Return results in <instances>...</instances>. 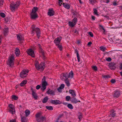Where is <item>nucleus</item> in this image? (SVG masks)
Here are the masks:
<instances>
[{
  "label": "nucleus",
  "instance_id": "nucleus-41",
  "mask_svg": "<svg viewBox=\"0 0 122 122\" xmlns=\"http://www.w3.org/2000/svg\"><path fill=\"white\" fill-rule=\"evenodd\" d=\"M56 46H57V47L60 51H61L62 50V47L61 45L58 44V45H56Z\"/></svg>",
  "mask_w": 122,
  "mask_h": 122
},
{
  "label": "nucleus",
  "instance_id": "nucleus-36",
  "mask_svg": "<svg viewBox=\"0 0 122 122\" xmlns=\"http://www.w3.org/2000/svg\"><path fill=\"white\" fill-rule=\"evenodd\" d=\"M67 107L69 109H72L73 108V107L72 105L71 104H68L67 105Z\"/></svg>",
  "mask_w": 122,
  "mask_h": 122
},
{
  "label": "nucleus",
  "instance_id": "nucleus-57",
  "mask_svg": "<svg viewBox=\"0 0 122 122\" xmlns=\"http://www.w3.org/2000/svg\"><path fill=\"white\" fill-rule=\"evenodd\" d=\"M62 89L60 88L59 87L57 89V90L59 92H61L62 91H61V90Z\"/></svg>",
  "mask_w": 122,
  "mask_h": 122
},
{
  "label": "nucleus",
  "instance_id": "nucleus-11",
  "mask_svg": "<svg viewBox=\"0 0 122 122\" xmlns=\"http://www.w3.org/2000/svg\"><path fill=\"white\" fill-rule=\"evenodd\" d=\"M55 13V11L53 10L52 8L49 9L48 11V12L47 14L48 15L50 16H52L54 15Z\"/></svg>",
  "mask_w": 122,
  "mask_h": 122
},
{
  "label": "nucleus",
  "instance_id": "nucleus-40",
  "mask_svg": "<svg viewBox=\"0 0 122 122\" xmlns=\"http://www.w3.org/2000/svg\"><path fill=\"white\" fill-rule=\"evenodd\" d=\"M90 2V3L92 5H94L97 2L96 0H92Z\"/></svg>",
  "mask_w": 122,
  "mask_h": 122
},
{
  "label": "nucleus",
  "instance_id": "nucleus-33",
  "mask_svg": "<svg viewBox=\"0 0 122 122\" xmlns=\"http://www.w3.org/2000/svg\"><path fill=\"white\" fill-rule=\"evenodd\" d=\"M46 107L47 109L49 110H52L53 109V107L52 106H46Z\"/></svg>",
  "mask_w": 122,
  "mask_h": 122
},
{
  "label": "nucleus",
  "instance_id": "nucleus-35",
  "mask_svg": "<svg viewBox=\"0 0 122 122\" xmlns=\"http://www.w3.org/2000/svg\"><path fill=\"white\" fill-rule=\"evenodd\" d=\"M69 25L72 27H73L75 25L72 22L70 21L69 22Z\"/></svg>",
  "mask_w": 122,
  "mask_h": 122
},
{
  "label": "nucleus",
  "instance_id": "nucleus-64",
  "mask_svg": "<svg viewBox=\"0 0 122 122\" xmlns=\"http://www.w3.org/2000/svg\"><path fill=\"white\" fill-rule=\"evenodd\" d=\"M63 114H60L58 116H59V119H60L61 117H62L63 116Z\"/></svg>",
  "mask_w": 122,
  "mask_h": 122
},
{
  "label": "nucleus",
  "instance_id": "nucleus-32",
  "mask_svg": "<svg viewBox=\"0 0 122 122\" xmlns=\"http://www.w3.org/2000/svg\"><path fill=\"white\" fill-rule=\"evenodd\" d=\"M100 49L103 52H104L106 50V48L103 46H101L100 47Z\"/></svg>",
  "mask_w": 122,
  "mask_h": 122
},
{
  "label": "nucleus",
  "instance_id": "nucleus-53",
  "mask_svg": "<svg viewBox=\"0 0 122 122\" xmlns=\"http://www.w3.org/2000/svg\"><path fill=\"white\" fill-rule=\"evenodd\" d=\"M30 90L31 91L32 93L33 92H36V89H33L32 87H30Z\"/></svg>",
  "mask_w": 122,
  "mask_h": 122
},
{
  "label": "nucleus",
  "instance_id": "nucleus-39",
  "mask_svg": "<svg viewBox=\"0 0 122 122\" xmlns=\"http://www.w3.org/2000/svg\"><path fill=\"white\" fill-rule=\"evenodd\" d=\"M77 22V19L75 17L73 19L72 22L75 25H76Z\"/></svg>",
  "mask_w": 122,
  "mask_h": 122
},
{
  "label": "nucleus",
  "instance_id": "nucleus-47",
  "mask_svg": "<svg viewBox=\"0 0 122 122\" xmlns=\"http://www.w3.org/2000/svg\"><path fill=\"white\" fill-rule=\"evenodd\" d=\"M71 97L70 96H67L66 97V100L67 101H69Z\"/></svg>",
  "mask_w": 122,
  "mask_h": 122
},
{
  "label": "nucleus",
  "instance_id": "nucleus-16",
  "mask_svg": "<svg viewBox=\"0 0 122 122\" xmlns=\"http://www.w3.org/2000/svg\"><path fill=\"white\" fill-rule=\"evenodd\" d=\"M110 112L111 114L109 115V117H113L116 116V113L115 111L114 110H112L110 111Z\"/></svg>",
  "mask_w": 122,
  "mask_h": 122
},
{
  "label": "nucleus",
  "instance_id": "nucleus-62",
  "mask_svg": "<svg viewBox=\"0 0 122 122\" xmlns=\"http://www.w3.org/2000/svg\"><path fill=\"white\" fill-rule=\"evenodd\" d=\"M37 46L39 47L40 48V51L41 50V49H41V45H40L39 44H37Z\"/></svg>",
  "mask_w": 122,
  "mask_h": 122
},
{
  "label": "nucleus",
  "instance_id": "nucleus-6",
  "mask_svg": "<svg viewBox=\"0 0 122 122\" xmlns=\"http://www.w3.org/2000/svg\"><path fill=\"white\" fill-rule=\"evenodd\" d=\"M28 72L29 71L28 70H24L20 73V76L22 78L25 77L27 76Z\"/></svg>",
  "mask_w": 122,
  "mask_h": 122
},
{
  "label": "nucleus",
  "instance_id": "nucleus-46",
  "mask_svg": "<svg viewBox=\"0 0 122 122\" xmlns=\"http://www.w3.org/2000/svg\"><path fill=\"white\" fill-rule=\"evenodd\" d=\"M0 16L2 18H4L5 17V14L3 13H1L0 14Z\"/></svg>",
  "mask_w": 122,
  "mask_h": 122
},
{
  "label": "nucleus",
  "instance_id": "nucleus-17",
  "mask_svg": "<svg viewBox=\"0 0 122 122\" xmlns=\"http://www.w3.org/2000/svg\"><path fill=\"white\" fill-rule=\"evenodd\" d=\"M8 29L7 28H5L3 30V34L4 36H6L8 34Z\"/></svg>",
  "mask_w": 122,
  "mask_h": 122
},
{
  "label": "nucleus",
  "instance_id": "nucleus-5",
  "mask_svg": "<svg viewBox=\"0 0 122 122\" xmlns=\"http://www.w3.org/2000/svg\"><path fill=\"white\" fill-rule=\"evenodd\" d=\"M35 66L38 70H39L40 69L42 70L44 69L45 64L43 62H41L39 64V63L37 62L35 64Z\"/></svg>",
  "mask_w": 122,
  "mask_h": 122
},
{
  "label": "nucleus",
  "instance_id": "nucleus-21",
  "mask_svg": "<svg viewBox=\"0 0 122 122\" xmlns=\"http://www.w3.org/2000/svg\"><path fill=\"white\" fill-rule=\"evenodd\" d=\"M75 53H76V54L77 57V59L78 61L79 62L80 61V57L79 56L78 52L77 50L76 49L75 50Z\"/></svg>",
  "mask_w": 122,
  "mask_h": 122
},
{
  "label": "nucleus",
  "instance_id": "nucleus-26",
  "mask_svg": "<svg viewBox=\"0 0 122 122\" xmlns=\"http://www.w3.org/2000/svg\"><path fill=\"white\" fill-rule=\"evenodd\" d=\"M32 93V95L33 98L37 100V99L38 96L36 92H33Z\"/></svg>",
  "mask_w": 122,
  "mask_h": 122
},
{
  "label": "nucleus",
  "instance_id": "nucleus-52",
  "mask_svg": "<svg viewBox=\"0 0 122 122\" xmlns=\"http://www.w3.org/2000/svg\"><path fill=\"white\" fill-rule=\"evenodd\" d=\"M64 76H63L62 75V74L61 75V77H60L62 81H64V80H65V78H64Z\"/></svg>",
  "mask_w": 122,
  "mask_h": 122
},
{
  "label": "nucleus",
  "instance_id": "nucleus-28",
  "mask_svg": "<svg viewBox=\"0 0 122 122\" xmlns=\"http://www.w3.org/2000/svg\"><path fill=\"white\" fill-rule=\"evenodd\" d=\"M68 75V77L71 78H73V74L72 71H71L69 73Z\"/></svg>",
  "mask_w": 122,
  "mask_h": 122
},
{
  "label": "nucleus",
  "instance_id": "nucleus-4",
  "mask_svg": "<svg viewBox=\"0 0 122 122\" xmlns=\"http://www.w3.org/2000/svg\"><path fill=\"white\" fill-rule=\"evenodd\" d=\"M46 78L45 76H44L42 80V87L41 88V90L43 92L45 90L46 88V86L47 85V82L46 81Z\"/></svg>",
  "mask_w": 122,
  "mask_h": 122
},
{
  "label": "nucleus",
  "instance_id": "nucleus-15",
  "mask_svg": "<svg viewBox=\"0 0 122 122\" xmlns=\"http://www.w3.org/2000/svg\"><path fill=\"white\" fill-rule=\"evenodd\" d=\"M30 18L32 19H35L37 17V14L31 13L30 14Z\"/></svg>",
  "mask_w": 122,
  "mask_h": 122
},
{
  "label": "nucleus",
  "instance_id": "nucleus-55",
  "mask_svg": "<svg viewBox=\"0 0 122 122\" xmlns=\"http://www.w3.org/2000/svg\"><path fill=\"white\" fill-rule=\"evenodd\" d=\"M99 26L104 30V32H105V30L103 26L102 25H100Z\"/></svg>",
  "mask_w": 122,
  "mask_h": 122
},
{
  "label": "nucleus",
  "instance_id": "nucleus-24",
  "mask_svg": "<svg viewBox=\"0 0 122 122\" xmlns=\"http://www.w3.org/2000/svg\"><path fill=\"white\" fill-rule=\"evenodd\" d=\"M71 101L72 102L75 103H76L78 102H80V101L79 100L78 101L75 97H73L71 100Z\"/></svg>",
  "mask_w": 122,
  "mask_h": 122
},
{
  "label": "nucleus",
  "instance_id": "nucleus-42",
  "mask_svg": "<svg viewBox=\"0 0 122 122\" xmlns=\"http://www.w3.org/2000/svg\"><path fill=\"white\" fill-rule=\"evenodd\" d=\"M12 98L13 99H14L15 100H17L18 99V97L15 96L14 95H13L12 96Z\"/></svg>",
  "mask_w": 122,
  "mask_h": 122
},
{
  "label": "nucleus",
  "instance_id": "nucleus-27",
  "mask_svg": "<svg viewBox=\"0 0 122 122\" xmlns=\"http://www.w3.org/2000/svg\"><path fill=\"white\" fill-rule=\"evenodd\" d=\"M40 53L42 55V57L43 59H46V57L44 56L45 53L44 51L42 49H41L40 51Z\"/></svg>",
  "mask_w": 122,
  "mask_h": 122
},
{
  "label": "nucleus",
  "instance_id": "nucleus-10",
  "mask_svg": "<svg viewBox=\"0 0 122 122\" xmlns=\"http://www.w3.org/2000/svg\"><path fill=\"white\" fill-rule=\"evenodd\" d=\"M116 63L111 62L109 65L110 68L112 70H115L116 68Z\"/></svg>",
  "mask_w": 122,
  "mask_h": 122
},
{
  "label": "nucleus",
  "instance_id": "nucleus-44",
  "mask_svg": "<svg viewBox=\"0 0 122 122\" xmlns=\"http://www.w3.org/2000/svg\"><path fill=\"white\" fill-rule=\"evenodd\" d=\"M92 68L95 71H96L97 70V67L96 66H92Z\"/></svg>",
  "mask_w": 122,
  "mask_h": 122
},
{
  "label": "nucleus",
  "instance_id": "nucleus-49",
  "mask_svg": "<svg viewBox=\"0 0 122 122\" xmlns=\"http://www.w3.org/2000/svg\"><path fill=\"white\" fill-rule=\"evenodd\" d=\"M65 85L64 84H62L59 87L61 89H63Z\"/></svg>",
  "mask_w": 122,
  "mask_h": 122
},
{
  "label": "nucleus",
  "instance_id": "nucleus-3",
  "mask_svg": "<svg viewBox=\"0 0 122 122\" xmlns=\"http://www.w3.org/2000/svg\"><path fill=\"white\" fill-rule=\"evenodd\" d=\"M14 57L13 55H11L9 58V59L8 61L7 62V64L11 67H12L14 64Z\"/></svg>",
  "mask_w": 122,
  "mask_h": 122
},
{
  "label": "nucleus",
  "instance_id": "nucleus-34",
  "mask_svg": "<svg viewBox=\"0 0 122 122\" xmlns=\"http://www.w3.org/2000/svg\"><path fill=\"white\" fill-rule=\"evenodd\" d=\"M62 74V75L65 78V79H68V75L67 73H65Z\"/></svg>",
  "mask_w": 122,
  "mask_h": 122
},
{
  "label": "nucleus",
  "instance_id": "nucleus-63",
  "mask_svg": "<svg viewBox=\"0 0 122 122\" xmlns=\"http://www.w3.org/2000/svg\"><path fill=\"white\" fill-rule=\"evenodd\" d=\"M120 69H122V63H121L119 66Z\"/></svg>",
  "mask_w": 122,
  "mask_h": 122
},
{
  "label": "nucleus",
  "instance_id": "nucleus-31",
  "mask_svg": "<svg viewBox=\"0 0 122 122\" xmlns=\"http://www.w3.org/2000/svg\"><path fill=\"white\" fill-rule=\"evenodd\" d=\"M27 82V81L26 80H25L23 81L20 83V85L21 86H22L25 84Z\"/></svg>",
  "mask_w": 122,
  "mask_h": 122
},
{
  "label": "nucleus",
  "instance_id": "nucleus-23",
  "mask_svg": "<svg viewBox=\"0 0 122 122\" xmlns=\"http://www.w3.org/2000/svg\"><path fill=\"white\" fill-rule=\"evenodd\" d=\"M38 9V8L36 7H34L33 8L32 10L31 13H34L36 14V12L37 11Z\"/></svg>",
  "mask_w": 122,
  "mask_h": 122
},
{
  "label": "nucleus",
  "instance_id": "nucleus-54",
  "mask_svg": "<svg viewBox=\"0 0 122 122\" xmlns=\"http://www.w3.org/2000/svg\"><path fill=\"white\" fill-rule=\"evenodd\" d=\"M88 34L91 37H93V35L92 32H88Z\"/></svg>",
  "mask_w": 122,
  "mask_h": 122
},
{
  "label": "nucleus",
  "instance_id": "nucleus-58",
  "mask_svg": "<svg viewBox=\"0 0 122 122\" xmlns=\"http://www.w3.org/2000/svg\"><path fill=\"white\" fill-rule=\"evenodd\" d=\"M41 87V86L39 85H38L36 86V89L37 90L39 89Z\"/></svg>",
  "mask_w": 122,
  "mask_h": 122
},
{
  "label": "nucleus",
  "instance_id": "nucleus-7",
  "mask_svg": "<svg viewBox=\"0 0 122 122\" xmlns=\"http://www.w3.org/2000/svg\"><path fill=\"white\" fill-rule=\"evenodd\" d=\"M35 31L36 32L37 36L38 37V38H39L41 34L40 29L38 27L36 28H34L32 29L31 30V31L33 33Z\"/></svg>",
  "mask_w": 122,
  "mask_h": 122
},
{
  "label": "nucleus",
  "instance_id": "nucleus-2",
  "mask_svg": "<svg viewBox=\"0 0 122 122\" xmlns=\"http://www.w3.org/2000/svg\"><path fill=\"white\" fill-rule=\"evenodd\" d=\"M20 5V2L17 1L15 3H12L10 5V9L12 11H14L17 9Z\"/></svg>",
  "mask_w": 122,
  "mask_h": 122
},
{
  "label": "nucleus",
  "instance_id": "nucleus-14",
  "mask_svg": "<svg viewBox=\"0 0 122 122\" xmlns=\"http://www.w3.org/2000/svg\"><path fill=\"white\" fill-rule=\"evenodd\" d=\"M59 102H60V101L59 100H53L52 99H51L50 101V102L52 104H55V105H56L58 104H61V103H60Z\"/></svg>",
  "mask_w": 122,
  "mask_h": 122
},
{
  "label": "nucleus",
  "instance_id": "nucleus-56",
  "mask_svg": "<svg viewBox=\"0 0 122 122\" xmlns=\"http://www.w3.org/2000/svg\"><path fill=\"white\" fill-rule=\"evenodd\" d=\"M111 82L113 84L114 83L116 82V80L114 79H112L111 81Z\"/></svg>",
  "mask_w": 122,
  "mask_h": 122
},
{
  "label": "nucleus",
  "instance_id": "nucleus-13",
  "mask_svg": "<svg viewBox=\"0 0 122 122\" xmlns=\"http://www.w3.org/2000/svg\"><path fill=\"white\" fill-rule=\"evenodd\" d=\"M28 55L34 57V51L31 49H29L27 52Z\"/></svg>",
  "mask_w": 122,
  "mask_h": 122
},
{
  "label": "nucleus",
  "instance_id": "nucleus-50",
  "mask_svg": "<svg viewBox=\"0 0 122 122\" xmlns=\"http://www.w3.org/2000/svg\"><path fill=\"white\" fill-rule=\"evenodd\" d=\"M106 60L108 62H110L112 60V59L111 57H108L106 59Z\"/></svg>",
  "mask_w": 122,
  "mask_h": 122
},
{
  "label": "nucleus",
  "instance_id": "nucleus-37",
  "mask_svg": "<svg viewBox=\"0 0 122 122\" xmlns=\"http://www.w3.org/2000/svg\"><path fill=\"white\" fill-rule=\"evenodd\" d=\"M30 111L28 110H26L25 111V116L27 117L30 114Z\"/></svg>",
  "mask_w": 122,
  "mask_h": 122
},
{
  "label": "nucleus",
  "instance_id": "nucleus-8",
  "mask_svg": "<svg viewBox=\"0 0 122 122\" xmlns=\"http://www.w3.org/2000/svg\"><path fill=\"white\" fill-rule=\"evenodd\" d=\"M120 95V92L118 90H116L113 93V96L114 97L117 98Z\"/></svg>",
  "mask_w": 122,
  "mask_h": 122
},
{
  "label": "nucleus",
  "instance_id": "nucleus-29",
  "mask_svg": "<svg viewBox=\"0 0 122 122\" xmlns=\"http://www.w3.org/2000/svg\"><path fill=\"white\" fill-rule=\"evenodd\" d=\"M64 81L66 84L67 86H69L70 85V83L69 82V79H65L64 80Z\"/></svg>",
  "mask_w": 122,
  "mask_h": 122
},
{
  "label": "nucleus",
  "instance_id": "nucleus-18",
  "mask_svg": "<svg viewBox=\"0 0 122 122\" xmlns=\"http://www.w3.org/2000/svg\"><path fill=\"white\" fill-rule=\"evenodd\" d=\"M15 53L17 56H18L20 53L19 49L17 48H16L15 51Z\"/></svg>",
  "mask_w": 122,
  "mask_h": 122
},
{
  "label": "nucleus",
  "instance_id": "nucleus-61",
  "mask_svg": "<svg viewBox=\"0 0 122 122\" xmlns=\"http://www.w3.org/2000/svg\"><path fill=\"white\" fill-rule=\"evenodd\" d=\"M92 42L91 41L89 42L87 44V45L89 46H90L92 44Z\"/></svg>",
  "mask_w": 122,
  "mask_h": 122
},
{
  "label": "nucleus",
  "instance_id": "nucleus-9",
  "mask_svg": "<svg viewBox=\"0 0 122 122\" xmlns=\"http://www.w3.org/2000/svg\"><path fill=\"white\" fill-rule=\"evenodd\" d=\"M9 107L10 108L9 109L10 112L12 114H14L15 113V110L14 108V105L11 104H9Z\"/></svg>",
  "mask_w": 122,
  "mask_h": 122
},
{
  "label": "nucleus",
  "instance_id": "nucleus-51",
  "mask_svg": "<svg viewBox=\"0 0 122 122\" xmlns=\"http://www.w3.org/2000/svg\"><path fill=\"white\" fill-rule=\"evenodd\" d=\"M59 0V2H58L59 5L60 6H61V5L62 4V0Z\"/></svg>",
  "mask_w": 122,
  "mask_h": 122
},
{
  "label": "nucleus",
  "instance_id": "nucleus-38",
  "mask_svg": "<svg viewBox=\"0 0 122 122\" xmlns=\"http://www.w3.org/2000/svg\"><path fill=\"white\" fill-rule=\"evenodd\" d=\"M22 122H26V119L25 117H21Z\"/></svg>",
  "mask_w": 122,
  "mask_h": 122
},
{
  "label": "nucleus",
  "instance_id": "nucleus-12",
  "mask_svg": "<svg viewBox=\"0 0 122 122\" xmlns=\"http://www.w3.org/2000/svg\"><path fill=\"white\" fill-rule=\"evenodd\" d=\"M61 39V36L57 37L54 40V43L56 45H58L60 44Z\"/></svg>",
  "mask_w": 122,
  "mask_h": 122
},
{
  "label": "nucleus",
  "instance_id": "nucleus-45",
  "mask_svg": "<svg viewBox=\"0 0 122 122\" xmlns=\"http://www.w3.org/2000/svg\"><path fill=\"white\" fill-rule=\"evenodd\" d=\"M93 11L94 13L95 14H96L97 15H98V14L97 13V10L96 9H93Z\"/></svg>",
  "mask_w": 122,
  "mask_h": 122
},
{
  "label": "nucleus",
  "instance_id": "nucleus-19",
  "mask_svg": "<svg viewBox=\"0 0 122 122\" xmlns=\"http://www.w3.org/2000/svg\"><path fill=\"white\" fill-rule=\"evenodd\" d=\"M47 93L48 94H51L52 95H55L54 92V91L52 90H51L49 89L47 92Z\"/></svg>",
  "mask_w": 122,
  "mask_h": 122
},
{
  "label": "nucleus",
  "instance_id": "nucleus-59",
  "mask_svg": "<svg viewBox=\"0 0 122 122\" xmlns=\"http://www.w3.org/2000/svg\"><path fill=\"white\" fill-rule=\"evenodd\" d=\"M3 1L2 0H0V6H1L3 5Z\"/></svg>",
  "mask_w": 122,
  "mask_h": 122
},
{
  "label": "nucleus",
  "instance_id": "nucleus-43",
  "mask_svg": "<svg viewBox=\"0 0 122 122\" xmlns=\"http://www.w3.org/2000/svg\"><path fill=\"white\" fill-rule=\"evenodd\" d=\"M82 114L81 113H80L78 117V118L79 119V121H80L81 120L82 117Z\"/></svg>",
  "mask_w": 122,
  "mask_h": 122
},
{
  "label": "nucleus",
  "instance_id": "nucleus-30",
  "mask_svg": "<svg viewBox=\"0 0 122 122\" xmlns=\"http://www.w3.org/2000/svg\"><path fill=\"white\" fill-rule=\"evenodd\" d=\"M48 99V97L46 96L43 99L42 101V102L43 103H46Z\"/></svg>",
  "mask_w": 122,
  "mask_h": 122
},
{
  "label": "nucleus",
  "instance_id": "nucleus-60",
  "mask_svg": "<svg viewBox=\"0 0 122 122\" xmlns=\"http://www.w3.org/2000/svg\"><path fill=\"white\" fill-rule=\"evenodd\" d=\"M113 5L114 6H116L117 5V4L116 3V1L113 2Z\"/></svg>",
  "mask_w": 122,
  "mask_h": 122
},
{
  "label": "nucleus",
  "instance_id": "nucleus-22",
  "mask_svg": "<svg viewBox=\"0 0 122 122\" xmlns=\"http://www.w3.org/2000/svg\"><path fill=\"white\" fill-rule=\"evenodd\" d=\"M63 5L64 7L67 9H69L70 8V5L68 4L63 3Z\"/></svg>",
  "mask_w": 122,
  "mask_h": 122
},
{
  "label": "nucleus",
  "instance_id": "nucleus-48",
  "mask_svg": "<svg viewBox=\"0 0 122 122\" xmlns=\"http://www.w3.org/2000/svg\"><path fill=\"white\" fill-rule=\"evenodd\" d=\"M102 77L103 78H104L105 79H107L109 78H110V77L109 75H102Z\"/></svg>",
  "mask_w": 122,
  "mask_h": 122
},
{
  "label": "nucleus",
  "instance_id": "nucleus-1",
  "mask_svg": "<svg viewBox=\"0 0 122 122\" xmlns=\"http://www.w3.org/2000/svg\"><path fill=\"white\" fill-rule=\"evenodd\" d=\"M41 115V113L39 112L36 114V117L38 122H43L44 120L45 119V117Z\"/></svg>",
  "mask_w": 122,
  "mask_h": 122
},
{
  "label": "nucleus",
  "instance_id": "nucleus-25",
  "mask_svg": "<svg viewBox=\"0 0 122 122\" xmlns=\"http://www.w3.org/2000/svg\"><path fill=\"white\" fill-rule=\"evenodd\" d=\"M17 40L20 41H22L23 39V38L22 37L21 35H17Z\"/></svg>",
  "mask_w": 122,
  "mask_h": 122
},
{
  "label": "nucleus",
  "instance_id": "nucleus-20",
  "mask_svg": "<svg viewBox=\"0 0 122 122\" xmlns=\"http://www.w3.org/2000/svg\"><path fill=\"white\" fill-rule=\"evenodd\" d=\"M69 92L70 93L73 97H75L76 96V95L74 90H70L69 91Z\"/></svg>",
  "mask_w": 122,
  "mask_h": 122
}]
</instances>
